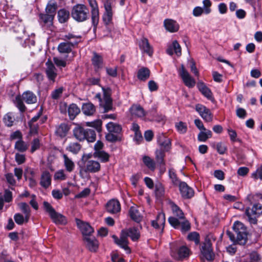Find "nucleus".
I'll return each instance as SVG.
<instances>
[{
	"mask_svg": "<svg viewBox=\"0 0 262 262\" xmlns=\"http://www.w3.org/2000/svg\"><path fill=\"white\" fill-rule=\"evenodd\" d=\"M128 237H130L133 241H137L139 239L140 234L136 228L132 227L123 229L121 232L120 238L115 235L112 236L115 243L129 253L130 252V250L128 246Z\"/></svg>",
	"mask_w": 262,
	"mask_h": 262,
	"instance_id": "f257e3e1",
	"label": "nucleus"
},
{
	"mask_svg": "<svg viewBox=\"0 0 262 262\" xmlns=\"http://www.w3.org/2000/svg\"><path fill=\"white\" fill-rule=\"evenodd\" d=\"M235 234L227 230L226 233L229 238L235 244L245 245L247 240V230L246 226L241 222H235L232 227Z\"/></svg>",
	"mask_w": 262,
	"mask_h": 262,
	"instance_id": "f03ea898",
	"label": "nucleus"
},
{
	"mask_svg": "<svg viewBox=\"0 0 262 262\" xmlns=\"http://www.w3.org/2000/svg\"><path fill=\"white\" fill-rule=\"evenodd\" d=\"M24 102L27 104L35 103L37 102V97L30 91L24 92L21 96H17L15 98V104L21 112H24L26 110V106L24 104Z\"/></svg>",
	"mask_w": 262,
	"mask_h": 262,
	"instance_id": "7ed1b4c3",
	"label": "nucleus"
},
{
	"mask_svg": "<svg viewBox=\"0 0 262 262\" xmlns=\"http://www.w3.org/2000/svg\"><path fill=\"white\" fill-rule=\"evenodd\" d=\"M71 16L76 21H84L89 17V10L85 5L77 4L72 8Z\"/></svg>",
	"mask_w": 262,
	"mask_h": 262,
	"instance_id": "20e7f679",
	"label": "nucleus"
},
{
	"mask_svg": "<svg viewBox=\"0 0 262 262\" xmlns=\"http://www.w3.org/2000/svg\"><path fill=\"white\" fill-rule=\"evenodd\" d=\"M69 40L68 42L60 43L58 47V50L60 53H68L71 52L72 47L80 41V37H75L73 34H68L65 36Z\"/></svg>",
	"mask_w": 262,
	"mask_h": 262,
	"instance_id": "39448f33",
	"label": "nucleus"
},
{
	"mask_svg": "<svg viewBox=\"0 0 262 262\" xmlns=\"http://www.w3.org/2000/svg\"><path fill=\"white\" fill-rule=\"evenodd\" d=\"M171 254L172 257L178 260H183L188 257L190 254V250L185 246L178 247L176 244L170 246Z\"/></svg>",
	"mask_w": 262,
	"mask_h": 262,
	"instance_id": "423d86ee",
	"label": "nucleus"
},
{
	"mask_svg": "<svg viewBox=\"0 0 262 262\" xmlns=\"http://www.w3.org/2000/svg\"><path fill=\"white\" fill-rule=\"evenodd\" d=\"M43 206L46 211L49 214L50 217L55 224L64 225L67 223L65 216L57 212L49 203L45 202Z\"/></svg>",
	"mask_w": 262,
	"mask_h": 262,
	"instance_id": "0eeeda50",
	"label": "nucleus"
},
{
	"mask_svg": "<svg viewBox=\"0 0 262 262\" xmlns=\"http://www.w3.org/2000/svg\"><path fill=\"white\" fill-rule=\"evenodd\" d=\"M245 213L249 222L251 224H255L257 217L262 213V205L259 203L253 205L252 208L246 209Z\"/></svg>",
	"mask_w": 262,
	"mask_h": 262,
	"instance_id": "6e6552de",
	"label": "nucleus"
},
{
	"mask_svg": "<svg viewBox=\"0 0 262 262\" xmlns=\"http://www.w3.org/2000/svg\"><path fill=\"white\" fill-rule=\"evenodd\" d=\"M100 169V164L96 161L89 160L84 163V167H81L79 173L81 177L87 172L95 173L99 171Z\"/></svg>",
	"mask_w": 262,
	"mask_h": 262,
	"instance_id": "1a4fd4ad",
	"label": "nucleus"
},
{
	"mask_svg": "<svg viewBox=\"0 0 262 262\" xmlns=\"http://www.w3.org/2000/svg\"><path fill=\"white\" fill-rule=\"evenodd\" d=\"M168 222L174 228L180 229L184 232L188 231L190 229V224L185 218L179 220L178 218L171 216L168 218Z\"/></svg>",
	"mask_w": 262,
	"mask_h": 262,
	"instance_id": "9d476101",
	"label": "nucleus"
},
{
	"mask_svg": "<svg viewBox=\"0 0 262 262\" xmlns=\"http://www.w3.org/2000/svg\"><path fill=\"white\" fill-rule=\"evenodd\" d=\"M103 99L100 103V105L104 108V112H107L113 110V100L111 97V90L110 88L102 87Z\"/></svg>",
	"mask_w": 262,
	"mask_h": 262,
	"instance_id": "9b49d317",
	"label": "nucleus"
},
{
	"mask_svg": "<svg viewBox=\"0 0 262 262\" xmlns=\"http://www.w3.org/2000/svg\"><path fill=\"white\" fill-rule=\"evenodd\" d=\"M179 73L184 84L187 86L188 88H193L195 85V81L194 79L191 77L183 64L181 65V68L179 70Z\"/></svg>",
	"mask_w": 262,
	"mask_h": 262,
	"instance_id": "f8f14e48",
	"label": "nucleus"
},
{
	"mask_svg": "<svg viewBox=\"0 0 262 262\" xmlns=\"http://www.w3.org/2000/svg\"><path fill=\"white\" fill-rule=\"evenodd\" d=\"M76 223L84 237L90 236L93 233V228L88 223L84 222L78 219H76Z\"/></svg>",
	"mask_w": 262,
	"mask_h": 262,
	"instance_id": "ddd939ff",
	"label": "nucleus"
},
{
	"mask_svg": "<svg viewBox=\"0 0 262 262\" xmlns=\"http://www.w3.org/2000/svg\"><path fill=\"white\" fill-rule=\"evenodd\" d=\"M201 252L207 260L213 259V255L210 240L206 239L201 249Z\"/></svg>",
	"mask_w": 262,
	"mask_h": 262,
	"instance_id": "4468645a",
	"label": "nucleus"
},
{
	"mask_svg": "<svg viewBox=\"0 0 262 262\" xmlns=\"http://www.w3.org/2000/svg\"><path fill=\"white\" fill-rule=\"evenodd\" d=\"M179 190L182 196L184 199H189L193 196L194 191L185 182H180Z\"/></svg>",
	"mask_w": 262,
	"mask_h": 262,
	"instance_id": "2eb2a0df",
	"label": "nucleus"
},
{
	"mask_svg": "<svg viewBox=\"0 0 262 262\" xmlns=\"http://www.w3.org/2000/svg\"><path fill=\"white\" fill-rule=\"evenodd\" d=\"M86 248L91 252H96L98 248L99 243L94 237L85 236L83 237Z\"/></svg>",
	"mask_w": 262,
	"mask_h": 262,
	"instance_id": "dca6fc26",
	"label": "nucleus"
},
{
	"mask_svg": "<svg viewBox=\"0 0 262 262\" xmlns=\"http://www.w3.org/2000/svg\"><path fill=\"white\" fill-rule=\"evenodd\" d=\"M157 141L159 146H160L164 151H168L171 146V140L167 138L163 134H159L157 137Z\"/></svg>",
	"mask_w": 262,
	"mask_h": 262,
	"instance_id": "f3484780",
	"label": "nucleus"
},
{
	"mask_svg": "<svg viewBox=\"0 0 262 262\" xmlns=\"http://www.w3.org/2000/svg\"><path fill=\"white\" fill-rule=\"evenodd\" d=\"M106 209L110 213L114 214L118 213L121 209L120 203L117 200H111L106 204Z\"/></svg>",
	"mask_w": 262,
	"mask_h": 262,
	"instance_id": "a211bd4d",
	"label": "nucleus"
},
{
	"mask_svg": "<svg viewBox=\"0 0 262 262\" xmlns=\"http://www.w3.org/2000/svg\"><path fill=\"white\" fill-rule=\"evenodd\" d=\"M46 66V73L47 76L50 80L54 82L57 76L56 69L53 63L49 61L47 62Z\"/></svg>",
	"mask_w": 262,
	"mask_h": 262,
	"instance_id": "6ab92c4d",
	"label": "nucleus"
},
{
	"mask_svg": "<svg viewBox=\"0 0 262 262\" xmlns=\"http://www.w3.org/2000/svg\"><path fill=\"white\" fill-rule=\"evenodd\" d=\"M164 25L166 30L170 32H176L179 29V25L171 19H166L164 21Z\"/></svg>",
	"mask_w": 262,
	"mask_h": 262,
	"instance_id": "aec40b11",
	"label": "nucleus"
},
{
	"mask_svg": "<svg viewBox=\"0 0 262 262\" xmlns=\"http://www.w3.org/2000/svg\"><path fill=\"white\" fill-rule=\"evenodd\" d=\"M39 20L41 23H43L44 25H49L50 30L53 31L52 29L53 27V20L54 17L52 15H50L48 13H40L39 14Z\"/></svg>",
	"mask_w": 262,
	"mask_h": 262,
	"instance_id": "412c9836",
	"label": "nucleus"
},
{
	"mask_svg": "<svg viewBox=\"0 0 262 262\" xmlns=\"http://www.w3.org/2000/svg\"><path fill=\"white\" fill-rule=\"evenodd\" d=\"M40 185L45 188H48L51 184V175L48 171L42 172L40 181Z\"/></svg>",
	"mask_w": 262,
	"mask_h": 262,
	"instance_id": "4be33fe9",
	"label": "nucleus"
},
{
	"mask_svg": "<svg viewBox=\"0 0 262 262\" xmlns=\"http://www.w3.org/2000/svg\"><path fill=\"white\" fill-rule=\"evenodd\" d=\"M139 47L144 53H147L148 55L151 56L153 53L152 47L149 45V43L147 38H143L139 42Z\"/></svg>",
	"mask_w": 262,
	"mask_h": 262,
	"instance_id": "5701e85b",
	"label": "nucleus"
},
{
	"mask_svg": "<svg viewBox=\"0 0 262 262\" xmlns=\"http://www.w3.org/2000/svg\"><path fill=\"white\" fill-rule=\"evenodd\" d=\"M70 17L69 11L65 8H62L58 10L57 12V17L59 23H65L68 21Z\"/></svg>",
	"mask_w": 262,
	"mask_h": 262,
	"instance_id": "b1692460",
	"label": "nucleus"
},
{
	"mask_svg": "<svg viewBox=\"0 0 262 262\" xmlns=\"http://www.w3.org/2000/svg\"><path fill=\"white\" fill-rule=\"evenodd\" d=\"M69 130V127L68 124L62 123L56 126L55 134L60 138H63L67 135Z\"/></svg>",
	"mask_w": 262,
	"mask_h": 262,
	"instance_id": "393cba45",
	"label": "nucleus"
},
{
	"mask_svg": "<svg viewBox=\"0 0 262 262\" xmlns=\"http://www.w3.org/2000/svg\"><path fill=\"white\" fill-rule=\"evenodd\" d=\"M198 87L199 91L205 97H206L208 99L211 101L213 100L212 94L210 90L208 88H207L203 83H198Z\"/></svg>",
	"mask_w": 262,
	"mask_h": 262,
	"instance_id": "a878e982",
	"label": "nucleus"
},
{
	"mask_svg": "<svg viewBox=\"0 0 262 262\" xmlns=\"http://www.w3.org/2000/svg\"><path fill=\"white\" fill-rule=\"evenodd\" d=\"M129 214L130 218L137 223H139L142 219V216L139 212L137 207H130L129 210Z\"/></svg>",
	"mask_w": 262,
	"mask_h": 262,
	"instance_id": "bb28decb",
	"label": "nucleus"
},
{
	"mask_svg": "<svg viewBox=\"0 0 262 262\" xmlns=\"http://www.w3.org/2000/svg\"><path fill=\"white\" fill-rule=\"evenodd\" d=\"M82 111L86 116H92L96 112L95 106L91 102L84 103L82 106Z\"/></svg>",
	"mask_w": 262,
	"mask_h": 262,
	"instance_id": "cd10ccee",
	"label": "nucleus"
},
{
	"mask_svg": "<svg viewBox=\"0 0 262 262\" xmlns=\"http://www.w3.org/2000/svg\"><path fill=\"white\" fill-rule=\"evenodd\" d=\"M85 132L86 129L82 127L78 126L74 129L73 135L78 140L81 141L85 139L86 137Z\"/></svg>",
	"mask_w": 262,
	"mask_h": 262,
	"instance_id": "c85d7f7f",
	"label": "nucleus"
},
{
	"mask_svg": "<svg viewBox=\"0 0 262 262\" xmlns=\"http://www.w3.org/2000/svg\"><path fill=\"white\" fill-rule=\"evenodd\" d=\"M93 54L94 56L92 59V63L95 71H98L103 67V58L96 52H94Z\"/></svg>",
	"mask_w": 262,
	"mask_h": 262,
	"instance_id": "c756f323",
	"label": "nucleus"
},
{
	"mask_svg": "<svg viewBox=\"0 0 262 262\" xmlns=\"http://www.w3.org/2000/svg\"><path fill=\"white\" fill-rule=\"evenodd\" d=\"M106 128L108 132L120 134L122 132V127L119 124L110 122L106 125Z\"/></svg>",
	"mask_w": 262,
	"mask_h": 262,
	"instance_id": "7c9ffc66",
	"label": "nucleus"
},
{
	"mask_svg": "<svg viewBox=\"0 0 262 262\" xmlns=\"http://www.w3.org/2000/svg\"><path fill=\"white\" fill-rule=\"evenodd\" d=\"M130 111L133 115L138 117H143L146 115L143 108L139 105H133L130 108Z\"/></svg>",
	"mask_w": 262,
	"mask_h": 262,
	"instance_id": "2f4dec72",
	"label": "nucleus"
},
{
	"mask_svg": "<svg viewBox=\"0 0 262 262\" xmlns=\"http://www.w3.org/2000/svg\"><path fill=\"white\" fill-rule=\"evenodd\" d=\"M80 112L79 108L76 104L72 103L68 106V114L71 120H73Z\"/></svg>",
	"mask_w": 262,
	"mask_h": 262,
	"instance_id": "473e14b6",
	"label": "nucleus"
},
{
	"mask_svg": "<svg viewBox=\"0 0 262 262\" xmlns=\"http://www.w3.org/2000/svg\"><path fill=\"white\" fill-rule=\"evenodd\" d=\"M64 165L68 172H72L75 167V164L71 159L69 158L66 154L62 155Z\"/></svg>",
	"mask_w": 262,
	"mask_h": 262,
	"instance_id": "72a5a7b5",
	"label": "nucleus"
},
{
	"mask_svg": "<svg viewBox=\"0 0 262 262\" xmlns=\"http://www.w3.org/2000/svg\"><path fill=\"white\" fill-rule=\"evenodd\" d=\"M18 206L25 215L26 222H28L30 216V209L29 205L26 203L21 202L19 203Z\"/></svg>",
	"mask_w": 262,
	"mask_h": 262,
	"instance_id": "f704fd0d",
	"label": "nucleus"
},
{
	"mask_svg": "<svg viewBox=\"0 0 262 262\" xmlns=\"http://www.w3.org/2000/svg\"><path fill=\"white\" fill-rule=\"evenodd\" d=\"M150 76V71L147 68H142L139 70L137 74V77L142 81H145Z\"/></svg>",
	"mask_w": 262,
	"mask_h": 262,
	"instance_id": "c9c22d12",
	"label": "nucleus"
},
{
	"mask_svg": "<svg viewBox=\"0 0 262 262\" xmlns=\"http://www.w3.org/2000/svg\"><path fill=\"white\" fill-rule=\"evenodd\" d=\"M211 137V131L206 129V130H201L198 134V139L200 142H205L208 139L210 138Z\"/></svg>",
	"mask_w": 262,
	"mask_h": 262,
	"instance_id": "e433bc0d",
	"label": "nucleus"
},
{
	"mask_svg": "<svg viewBox=\"0 0 262 262\" xmlns=\"http://www.w3.org/2000/svg\"><path fill=\"white\" fill-rule=\"evenodd\" d=\"M91 17L92 24L94 26V31H95L99 18L98 9H94L91 10Z\"/></svg>",
	"mask_w": 262,
	"mask_h": 262,
	"instance_id": "4c0bfd02",
	"label": "nucleus"
},
{
	"mask_svg": "<svg viewBox=\"0 0 262 262\" xmlns=\"http://www.w3.org/2000/svg\"><path fill=\"white\" fill-rule=\"evenodd\" d=\"M57 8L56 3L50 2L46 6V12L50 15H52L54 17Z\"/></svg>",
	"mask_w": 262,
	"mask_h": 262,
	"instance_id": "58836bf2",
	"label": "nucleus"
},
{
	"mask_svg": "<svg viewBox=\"0 0 262 262\" xmlns=\"http://www.w3.org/2000/svg\"><path fill=\"white\" fill-rule=\"evenodd\" d=\"M164 150L162 149H157L155 152L156 159L157 162L159 164L165 165L164 157H165Z\"/></svg>",
	"mask_w": 262,
	"mask_h": 262,
	"instance_id": "ea45409f",
	"label": "nucleus"
},
{
	"mask_svg": "<svg viewBox=\"0 0 262 262\" xmlns=\"http://www.w3.org/2000/svg\"><path fill=\"white\" fill-rule=\"evenodd\" d=\"M81 149V145L77 142H71L66 147V149L74 154H77Z\"/></svg>",
	"mask_w": 262,
	"mask_h": 262,
	"instance_id": "a19ab883",
	"label": "nucleus"
},
{
	"mask_svg": "<svg viewBox=\"0 0 262 262\" xmlns=\"http://www.w3.org/2000/svg\"><path fill=\"white\" fill-rule=\"evenodd\" d=\"M94 155L95 157L100 159L101 161L103 162H107L109 160L108 154L103 150L95 151Z\"/></svg>",
	"mask_w": 262,
	"mask_h": 262,
	"instance_id": "79ce46f5",
	"label": "nucleus"
},
{
	"mask_svg": "<svg viewBox=\"0 0 262 262\" xmlns=\"http://www.w3.org/2000/svg\"><path fill=\"white\" fill-rule=\"evenodd\" d=\"M143 162L149 169L154 170L155 168V162L149 157L146 156H144L143 158Z\"/></svg>",
	"mask_w": 262,
	"mask_h": 262,
	"instance_id": "37998d69",
	"label": "nucleus"
},
{
	"mask_svg": "<svg viewBox=\"0 0 262 262\" xmlns=\"http://www.w3.org/2000/svg\"><path fill=\"white\" fill-rule=\"evenodd\" d=\"M85 139L89 142H93L96 139V134L94 129H87L85 132Z\"/></svg>",
	"mask_w": 262,
	"mask_h": 262,
	"instance_id": "c03bdc74",
	"label": "nucleus"
},
{
	"mask_svg": "<svg viewBox=\"0 0 262 262\" xmlns=\"http://www.w3.org/2000/svg\"><path fill=\"white\" fill-rule=\"evenodd\" d=\"M172 210L173 214L177 216L179 220L184 219V216L182 211L175 204L172 205Z\"/></svg>",
	"mask_w": 262,
	"mask_h": 262,
	"instance_id": "a18cd8bd",
	"label": "nucleus"
},
{
	"mask_svg": "<svg viewBox=\"0 0 262 262\" xmlns=\"http://www.w3.org/2000/svg\"><path fill=\"white\" fill-rule=\"evenodd\" d=\"M15 148L20 152H24L27 149L28 146L23 140L20 139L15 143Z\"/></svg>",
	"mask_w": 262,
	"mask_h": 262,
	"instance_id": "49530a36",
	"label": "nucleus"
},
{
	"mask_svg": "<svg viewBox=\"0 0 262 262\" xmlns=\"http://www.w3.org/2000/svg\"><path fill=\"white\" fill-rule=\"evenodd\" d=\"M105 138L108 141L111 142H115L118 141H121V140L119 134H114V133L110 132L106 135Z\"/></svg>",
	"mask_w": 262,
	"mask_h": 262,
	"instance_id": "de8ad7c7",
	"label": "nucleus"
},
{
	"mask_svg": "<svg viewBox=\"0 0 262 262\" xmlns=\"http://www.w3.org/2000/svg\"><path fill=\"white\" fill-rule=\"evenodd\" d=\"M87 126L94 127L98 132L101 130L102 122L100 120H96L93 122H86Z\"/></svg>",
	"mask_w": 262,
	"mask_h": 262,
	"instance_id": "09e8293b",
	"label": "nucleus"
},
{
	"mask_svg": "<svg viewBox=\"0 0 262 262\" xmlns=\"http://www.w3.org/2000/svg\"><path fill=\"white\" fill-rule=\"evenodd\" d=\"M176 127L180 134H185L187 130V126L185 123L180 121L176 123L175 124Z\"/></svg>",
	"mask_w": 262,
	"mask_h": 262,
	"instance_id": "8fccbe9b",
	"label": "nucleus"
},
{
	"mask_svg": "<svg viewBox=\"0 0 262 262\" xmlns=\"http://www.w3.org/2000/svg\"><path fill=\"white\" fill-rule=\"evenodd\" d=\"M169 177L171 180L172 184L174 185H179L181 182L177 178L175 172L172 169L169 170Z\"/></svg>",
	"mask_w": 262,
	"mask_h": 262,
	"instance_id": "3c124183",
	"label": "nucleus"
},
{
	"mask_svg": "<svg viewBox=\"0 0 262 262\" xmlns=\"http://www.w3.org/2000/svg\"><path fill=\"white\" fill-rule=\"evenodd\" d=\"M63 91V89L62 87L58 88L55 90H54L51 93V97L53 99H59L62 94Z\"/></svg>",
	"mask_w": 262,
	"mask_h": 262,
	"instance_id": "603ef678",
	"label": "nucleus"
},
{
	"mask_svg": "<svg viewBox=\"0 0 262 262\" xmlns=\"http://www.w3.org/2000/svg\"><path fill=\"white\" fill-rule=\"evenodd\" d=\"M14 120L13 117H12L11 114L10 113L7 114L4 117V122L8 126H12Z\"/></svg>",
	"mask_w": 262,
	"mask_h": 262,
	"instance_id": "864d4df0",
	"label": "nucleus"
},
{
	"mask_svg": "<svg viewBox=\"0 0 262 262\" xmlns=\"http://www.w3.org/2000/svg\"><path fill=\"white\" fill-rule=\"evenodd\" d=\"M199 234L196 232H193L188 235V238L190 241H194L195 244H198L200 242Z\"/></svg>",
	"mask_w": 262,
	"mask_h": 262,
	"instance_id": "5fc2aeb1",
	"label": "nucleus"
},
{
	"mask_svg": "<svg viewBox=\"0 0 262 262\" xmlns=\"http://www.w3.org/2000/svg\"><path fill=\"white\" fill-rule=\"evenodd\" d=\"M195 110L196 112L199 113V115L201 116H203V114H205L206 112L209 111V109L207 108L206 106L202 104H198L195 105Z\"/></svg>",
	"mask_w": 262,
	"mask_h": 262,
	"instance_id": "6e6d98bb",
	"label": "nucleus"
},
{
	"mask_svg": "<svg viewBox=\"0 0 262 262\" xmlns=\"http://www.w3.org/2000/svg\"><path fill=\"white\" fill-rule=\"evenodd\" d=\"M157 221L158 222L159 225L162 226V230L164 229V226L165 223V214L163 212H160L157 216Z\"/></svg>",
	"mask_w": 262,
	"mask_h": 262,
	"instance_id": "4d7b16f0",
	"label": "nucleus"
},
{
	"mask_svg": "<svg viewBox=\"0 0 262 262\" xmlns=\"http://www.w3.org/2000/svg\"><path fill=\"white\" fill-rule=\"evenodd\" d=\"M54 178L55 180H63L66 178V174L64 173L63 170H59L56 171L54 176Z\"/></svg>",
	"mask_w": 262,
	"mask_h": 262,
	"instance_id": "13d9d810",
	"label": "nucleus"
},
{
	"mask_svg": "<svg viewBox=\"0 0 262 262\" xmlns=\"http://www.w3.org/2000/svg\"><path fill=\"white\" fill-rule=\"evenodd\" d=\"M15 222L18 225H22L25 221V216L24 217L20 213H16L14 216Z\"/></svg>",
	"mask_w": 262,
	"mask_h": 262,
	"instance_id": "bf43d9fd",
	"label": "nucleus"
},
{
	"mask_svg": "<svg viewBox=\"0 0 262 262\" xmlns=\"http://www.w3.org/2000/svg\"><path fill=\"white\" fill-rule=\"evenodd\" d=\"M201 117L207 122H210L212 121L213 115L211 113L210 110H209L207 112H206L205 114H203V116H201Z\"/></svg>",
	"mask_w": 262,
	"mask_h": 262,
	"instance_id": "052dcab7",
	"label": "nucleus"
},
{
	"mask_svg": "<svg viewBox=\"0 0 262 262\" xmlns=\"http://www.w3.org/2000/svg\"><path fill=\"white\" fill-rule=\"evenodd\" d=\"M236 114L238 118L244 119L247 116V112L245 109L238 107L236 111Z\"/></svg>",
	"mask_w": 262,
	"mask_h": 262,
	"instance_id": "680f3d73",
	"label": "nucleus"
},
{
	"mask_svg": "<svg viewBox=\"0 0 262 262\" xmlns=\"http://www.w3.org/2000/svg\"><path fill=\"white\" fill-rule=\"evenodd\" d=\"M250 258L251 262H260V256L256 252H253L250 254Z\"/></svg>",
	"mask_w": 262,
	"mask_h": 262,
	"instance_id": "e2e57ef3",
	"label": "nucleus"
},
{
	"mask_svg": "<svg viewBox=\"0 0 262 262\" xmlns=\"http://www.w3.org/2000/svg\"><path fill=\"white\" fill-rule=\"evenodd\" d=\"M113 13H104L103 20L106 25H108L112 19Z\"/></svg>",
	"mask_w": 262,
	"mask_h": 262,
	"instance_id": "0e129e2a",
	"label": "nucleus"
},
{
	"mask_svg": "<svg viewBox=\"0 0 262 262\" xmlns=\"http://www.w3.org/2000/svg\"><path fill=\"white\" fill-rule=\"evenodd\" d=\"M53 61L57 67H64L66 66V61L58 57H54Z\"/></svg>",
	"mask_w": 262,
	"mask_h": 262,
	"instance_id": "69168bd1",
	"label": "nucleus"
},
{
	"mask_svg": "<svg viewBox=\"0 0 262 262\" xmlns=\"http://www.w3.org/2000/svg\"><path fill=\"white\" fill-rule=\"evenodd\" d=\"M249 171V169L248 167H241L238 169L237 173L239 176L244 177L247 174Z\"/></svg>",
	"mask_w": 262,
	"mask_h": 262,
	"instance_id": "338daca9",
	"label": "nucleus"
},
{
	"mask_svg": "<svg viewBox=\"0 0 262 262\" xmlns=\"http://www.w3.org/2000/svg\"><path fill=\"white\" fill-rule=\"evenodd\" d=\"M252 177L255 179H257L258 178L262 179V165L255 172L252 173Z\"/></svg>",
	"mask_w": 262,
	"mask_h": 262,
	"instance_id": "774afa93",
	"label": "nucleus"
}]
</instances>
